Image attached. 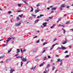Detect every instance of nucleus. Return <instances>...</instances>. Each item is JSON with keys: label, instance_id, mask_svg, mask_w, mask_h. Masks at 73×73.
<instances>
[{"label": "nucleus", "instance_id": "0e129e2a", "mask_svg": "<svg viewBox=\"0 0 73 73\" xmlns=\"http://www.w3.org/2000/svg\"><path fill=\"white\" fill-rule=\"evenodd\" d=\"M51 62H53V60H51Z\"/></svg>", "mask_w": 73, "mask_h": 73}, {"label": "nucleus", "instance_id": "0eeeda50", "mask_svg": "<svg viewBox=\"0 0 73 73\" xmlns=\"http://www.w3.org/2000/svg\"><path fill=\"white\" fill-rule=\"evenodd\" d=\"M61 48L63 50H65V49H66V47L63 46H62Z\"/></svg>", "mask_w": 73, "mask_h": 73}, {"label": "nucleus", "instance_id": "a18cd8bd", "mask_svg": "<svg viewBox=\"0 0 73 73\" xmlns=\"http://www.w3.org/2000/svg\"><path fill=\"white\" fill-rule=\"evenodd\" d=\"M69 55H66V56L65 57H69Z\"/></svg>", "mask_w": 73, "mask_h": 73}, {"label": "nucleus", "instance_id": "bf43d9fd", "mask_svg": "<svg viewBox=\"0 0 73 73\" xmlns=\"http://www.w3.org/2000/svg\"><path fill=\"white\" fill-rule=\"evenodd\" d=\"M56 40H57V39H56V38H55V39H54V41H56Z\"/></svg>", "mask_w": 73, "mask_h": 73}, {"label": "nucleus", "instance_id": "4468645a", "mask_svg": "<svg viewBox=\"0 0 73 73\" xmlns=\"http://www.w3.org/2000/svg\"><path fill=\"white\" fill-rule=\"evenodd\" d=\"M39 11H40V10H38L37 9H36V10L35 11V13H37V12H38Z\"/></svg>", "mask_w": 73, "mask_h": 73}, {"label": "nucleus", "instance_id": "393cba45", "mask_svg": "<svg viewBox=\"0 0 73 73\" xmlns=\"http://www.w3.org/2000/svg\"><path fill=\"white\" fill-rule=\"evenodd\" d=\"M20 51L21 52V53H23V48L20 49Z\"/></svg>", "mask_w": 73, "mask_h": 73}, {"label": "nucleus", "instance_id": "6ab92c4d", "mask_svg": "<svg viewBox=\"0 0 73 73\" xmlns=\"http://www.w3.org/2000/svg\"><path fill=\"white\" fill-rule=\"evenodd\" d=\"M48 67H50V64H48L46 66V68H48Z\"/></svg>", "mask_w": 73, "mask_h": 73}, {"label": "nucleus", "instance_id": "e2e57ef3", "mask_svg": "<svg viewBox=\"0 0 73 73\" xmlns=\"http://www.w3.org/2000/svg\"><path fill=\"white\" fill-rule=\"evenodd\" d=\"M22 1H23L24 3H25L26 2L25 1V0H22Z\"/></svg>", "mask_w": 73, "mask_h": 73}, {"label": "nucleus", "instance_id": "ea45409f", "mask_svg": "<svg viewBox=\"0 0 73 73\" xmlns=\"http://www.w3.org/2000/svg\"><path fill=\"white\" fill-rule=\"evenodd\" d=\"M26 49H24L23 50V52H26Z\"/></svg>", "mask_w": 73, "mask_h": 73}, {"label": "nucleus", "instance_id": "3c124183", "mask_svg": "<svg viewBox=\"0 0 73 73\" xmlns=\"http://www.w3.org/2000/svg\"><path fill=\"white\" fill-rule=\"evenodd\" d=\"M47 72L46 71V70L44 71V72L43 73H47Z\"/></svg>", "mask_w": 73, "mask_h": 73}, {"label": "nucleus", "instance_id": "20e7f679", "mask_svg": "<svg viewBox=\"0 0 73 73\" xmlns=\"http://www.w3.org/2000/svg\"><path fill=\"white\" fill-rule=\"evenodd\" d=\"M46 25H47V23L46 22L44 23H43V25L44 27H46Z\"/></svg>", "mask_w": 73, "mask_h": 73}, {"label": "nucleus", "instance_id": "37998d69", "mask_svg": "<svg viewBox=\"0 0 73 73\" xmlns=\"http://www.w3.org/2000/svg\"><path fill=\"white\" fill-rule=\"evenodd\" d=\"M9 40H7V42H6L7 44H8V42H9Z\"/></svg>", "mask_w": 73, "mask_h": 73}, {"label": "nucleus", "instance_id": "2f4dec72", "mask_svg": "<svg viewBox=\"0 0 73 73\" xmlns=\"http://www.w3.org/2000/svg\"><path fill=\"white\" fill-rule=\"evenodd\" d=\"M69 23H70V21H68L66 22V24H69Z\"/></svg>", "mask_w": 73, "mask_h": 73}, {"label": "nucleus", "instance_id": "cd10ccee", "mask_svg": "<svg viewBox=\"0 0 73 73\" xmlns=\"http://www.w3.org/2000/svg\"><path fill=\"white\" fill-rule=\"evenodd\" d=\"M16 12H22V11H21V10H19V11H17Z\"/></svg>", "mask_w": 73, "mask_h": 73}, {"label": "nucleus", "instance_id": "4be33fe9", "mask_svg": "<svg viewBox=\"0 0 73 73\" xmlns=\"http://www.w3.org/2000/svg\"><path fill=\"white\" fill-rule=\"evenodd\" d=\"M39 19H37L36 20V21H35V23H38V21H39Z\"/></svg>", "mask_w": 73, "mask_h": 73}, {"label": "nucleus", "instance_id": "680f3d73", "mask_svg": "<svg viewBox=\"0 0 73 73\" xmlns=\"http://www.w3.org/2000/svg\"><path fill=\"white\" fill-rule=\"evenodd\" d=\"M54 12V11L52 10L51 11V13H53Z\"/></svg>", "mask_w": 73, "mask_h": 73}, {"label": "nucleus", "instance_id": "f8f14e48", "mask_svg": "<svg viewBox=\"0 0 73 73\" xmlns=\"http://www.w3.org/2000/svg\"><path fill=\"white\" fill-rule=\"evenodd\" d=\"M62 29L64 31L63 33H64V34H65V32H66V31H65V30L63 28H62Z\"/></svg>", "mask_w": 73, "mask_h": 73}, {"label": "nucleus", "instance_id": "f704fd0d", "mask_svg": "<svg viewBox=\"0 0 73 73\" xmlns=\"http://www.w3.org/2000/svg\"><path fill=\"white\" fill-rule=\"evenodd\" d=\"M17 20H20V18H19V17L17 18Z\"/></svg>", "mask_w": 73, "mask_h": 73}, {"label": "nucleus", "instance_id": "a19ab883", "mask_svg": "<svg viewBox=\"0 0 73 73\" xmlns=\"http://www.w3.org/2000/svg\"><path fill=\"white\" fill-rule=\"evenodd\" d=\"M62 64V62L60 63V66H61Z\"/></svg>", "mask_w": 73, "mask_h": 73}, {"label": "nucleus", "instance_id": "dca6fc26", "mask_svg": "<svg viewBox=\"0 0 73 73\" xmlns=\"http://www.w3.org/2000/svg\"><path fill=\"white\" fill-rule=\"evenodd\" d=\"M46 58H47L45 56L43 58V60L44 61V60H46L47 59Z\"/></svg>", "mask_w": 73, "mask_h": 73}, {"label": "nucleus", "instance_id": "f3484780", "mask_svg": "<svg viewBox=\"0 0 73 73\" xmlns=\"http://www.w3.org/2000/svg\"><path fill=\"white\" fill-rule=\"evenodd\" d=\"M11 38L12 40H15V39H16V37H12Z\"/></svg>", "mask_w": 73, "mask_h": 73}, {"label": "nucleus", "instance_id": "f257e3e1", "mask_svg": "<svg viewBox=\"0 0 73 73\" xmlns=\"http://www.w3.org/2000/svg\"><path fill=\"white\" fill-rule=\"evenodd\" d=\"M21 59L22 61H23L24 62H26V61H27V58H24V57H23V56H22Z\"/></svg>", "mask_w": 73, "mask_h": 73}, {"label": "nucleus", "instance_id": "c756f323", "mask_svg": "<svg viewBox=\"0 0 73 73\" xmlns=\"http://www.w3.org/2000/svg\"><path fill=\"white\" fill-rule=\"evenodd\" d=\"M7 44H4V45L2 47H4L5 46H7Z\"/></svg>", "mask_w": 73, "mask_h": 73}, {"label": "nucleus", "instance_id": "8fccbe9b", "mask_svg": "<svg viewBox=\"0 0 73 73\" xmlns=\"http://www.w3.org/2000/svg\"><path fill=\"white\" fill-rule=\"evenodd\" d=\"M45 50H44V51L43 52H42V53H44L45 52Z\"/></svg>", "mask_w": 73, "mask_h": 73}, {"label": "nucleus", "instance_id": "864d4df0", "mask_svg": "<svg viewBox=\"0 0 73 73\" xmlns=\"http://www.w3.org/2000/svg\"><path fill=\"white\" fill-rule=\"evenodd\" d=\"M68 51H66L65 52H64V53H68Z\"/></svg>", "mask_w": 73, "mask_h": 73}, {"label": "nucleus", "instance_id": "5701e85b", "mask_svg": "<svg viewBox=\"0 0 73 73\" xmlns=\"http://www.w3.org/2000/svg\"><path fill=\"white\" fill-rule=\"evenodd\" d=\"M23 56H17L16 57V58H20L21 59V58H22Z\"/></svg>", "mask_w": 73, "mask_h": 73}, {"label": "nucleus", "instance_id": "052dcab7", "mask_svg": "<svg viewBox=\"0 0 73 73\" xmlns=\"http://www.w3.org/2000/svg\"><path fill=\"white\" fill-rule=\"evenodd\" d=\"M40 16H38L37 17V18H38V19H39L40 18Z\"/></svg>", "mask_w": 73, "mask_h": 73}, {"label": "nucleus", "instance_id": "09e8293b", "mask_svg": "<svg viewBox=\"0 0 73 73\" xmlns=\"http://www.w3.org/2000/svg\"><path fill=\"white\" fill-rule=\"evenodd\" d=\"M49 18L50 19H52V18H53V17H49Z\"/></svg>", "mask_w": 73, "mask_h": 73}, {"label": "nucleus", "instance_id": "b1692460", "mask_svg": "<svg viewBox=\"0 0 73 73\" xmlns=\"http://www.w3.org/2000/svg\"><path fill=\"white\" fill-rule=\"evenodd\" d=\"M23 16V14H21V15H19V17H20L21 18L22 17V16Z\"/></svg>", "mask_w": 73, "mask_h": 73}, {"label": "nucleus", "instance_id": "473e14b6", "mask_svg": "<svg viewBox=\"0 0 73 73\" xmlns=\"http://www.w3.org/2000/svg\"><path fill=\"white\" fill-rule=\"evenodd\" d=\"M52 70H54V69H56V68L55 67H54V66H53L52 67Z\"/></svg>", "mask_w": 73, "mask_h": 73}, {"label": "nucleus", "instance_id": "aec40b11", "mask_svg": "<svg viewBox=\"0 0 73 73\" xmlns=\"http://www.w3.org/2000/svg\"><path fill=\"white\" fill-rule=\"evenodd\" d=\"M23 61H21V66H23Z\"/></svg>", "mask_w": 73, "mask_h": 73}, {"label": "nucleus", "instance_id": "7ed1b4c3", "mask_svg": "<svg viewBox=\"0 0 73 73\" xmlns=\"http://www.w3.org/2000/svg\"><path fill=\"white\" fill-rule=\"evenodd\" d=\"M10 71L11 73H13V72H14V71H15V70L11 68Z\"/></svg>", "mask_w": 73, "mask_h": 73}, {"label": "nucleus", "instance_id": "72a5a7b5", "mask_svg": "<svg viewBox=\"0 0 73 73\" xmlns=\"http://www.w3.org/2000/svg\"><path fill=\"white\" fill-rule=\"evenodd\" d=\"M25 23H26V24H27V23H29V22H28L27 21H25Z\"/></svg>", "mask_w": 73, "mask_h": 73}, {"label": "nucleus", "instance_id": "338daca9", "mask_svg": "<svg viewBox=\"0 0 73 73\" xmlns=\"http://www.w3.org/2000/svg\"><path fill=\"white\" fill-rule=\"evenodd\" d=\"M61 18H59V19H58V21H60V20H61Z\"/></svg>", "mask_w": 73, "mask_h": 73}, {"label": "nucleus", "instance_id": "9b49d317", "mask_svg": "<svg viewBox=\"0 0 73 73\" xmlns=\"http://www.w3.org/2000/svg\"><path fill=\"white\" fill-rule=\"evenodd\" d=\"M30 8L31 9V10L30 11V12H33V7H30Z\"/></svg>", "mask_w": 73, "mask_h": 73}, {"label": "nucleus", "instance_id": "13d9d810", "mask_svg": "<svg viewBox=\"0 0 73 73\" xmlns=\"http://www.w3.org/2000/svg\"><path fill=\"white\" fill-rule=\"evenodd\" d=\"M25 3V4H27V5H28V3H27V2L26 1Z\"/></svg>", "mask_w": 73, "mask_h": 73}, {"label": "nucleus", "instance_id": "c85d7f7f", "mask_svg": "<svg viewBox=\"0 0 73 73\" xmlns=\"http://www.w3.org/2000/svg\"><path fill=\"white\" fill-rule=\"evenodd\" d=\"M66 43V41H65L63 43H62V44H65Z\"/></svg>", "mask_w": 73, "mask_h": 73}, {"label": "nucleus", "instance_id": "603ef678", "mask_svg": "<svg viewBox=\"0 0 73 73\" xmlns=\"http://www.w3.org/2000/svg\"><path fill=\"white\" fill-rule=\"evenodd\" d=\"M55 45H56V44H53L52 45V48H53L54 47V46H55Z\"/></svg>", "mask_w": 73, "mask_h": 73}, {"label": "nucleus", "instance_id": "5fc2aeb1", "mask_svg": "<svg viewBox=\"0 0 73 73\" xmlns=\"http://www.w3.org/2000/svg\"><path fill=\"white\" fill-rule=\"evenodd\" d=\"M53 47L51 48H50V50H52V49H53Z\"/></svg>", "mask_w": 73, "mask_h": 73}, {"label": "nucleus", "instance_id": "e433bc0d", "mask_svg": "<svg viewBox=\"0 0 73 73\" xmlns=\"http://www.w3.org/2000/svg\"><path fill=\"white\" fill-rule=\"evenodd\" d=\"M42 16H44V15H40V17H42Z\"/></svg>", "mask_w": 73, "mask_h": 73}, {"label": "nucleus", "instance_id": "58836bf2", "mask_svg": "<svg viewBox=\"0 0 73 73\" xmlns=\"http://www.w3.org/2000/svg\"><path fill=\"white\" fill-rule=\"evenodd\" d=\"M47 44V43H46V42H44V43H43V45H45V44Z\"/></svg>", "mask_w": 73, "mask_h": 73}, {"label": "nucleus", "instance_id": "a211bd4d", "mask_svg": "<svg viewBox=\"0 0 73 73\" xmlns=\"http://www.w3.org/2000/svg\"><path fill=\"white\" fill-rule=\"evenodd\" d=\"M36 66H35L33 68V70L34 71H35V69H36Z\"/></svg>", "mask_w": 73, "mask_h": 73}, {"label": "nucleus", "instance_id": "7c9ffc66", "mask_svg": "<svg viewBox=\"0 0 73 73\" xmlns=\"http://www.w3.org/2000/svg\"><path fill=\"white\" fill-rule=\"evenodd\" d=\"M37 43H39L40 42V40H38L36 42Z\"/></svg>", "mask_w": 73, "mask_h": 73}, {"label": "nucleus", "instance_id": "412c9836", "mask_svg": "<svg viewBox=\"0 0 73 73\" xmlns=\"http://www.w3.org/2000/svg\"><path fill=\"white\" fill-rule=\"evenodd\" d=\"M23 61H21V66H23Z\"/></svg>", "mask_w": 73, "mask_h": 73}, {"label": "nucleus", "instance_id": "4c0bfd02", "mask_svg": "<svg viewBox=\"0 0 73 73\" xmlns=\"http://www.w3.org/2000/svg\"><path fill=\"white\" fill-rule=\"evenodd\" d=\"M4 57V56H0V58L1 59V58H3Z\"/></svg>", "mask_w": 73, "mask_h": 73}, {"label": "nucleus", "instance_id": "1a4fd4ad", "mask_svg": "<svg viewBox=\"0 0 73 73\" xmlns=\"http://www.w3.org/2000/svg\"><path fill=\"white\" fill-rule=\"evenodd\" d=\"M58 61H60V62H62V60L60 59V58L58 59V60L56 61L57 62H58Z\"/></svg>", "mask_w": 73, "mask_h": 73}, {"label": "nucleus", "instance_id": "c9c22d12", "mask_svg": "<svg viewBox=\"0 0 73 73\" xmlns=\"http://www.w3.org/2000/svg\"><path fill=\"white\" fill-rule=\"evenodd\" d=\"M31 62V61H30V60L28 61L27 62V64H28V63H29V62Z\"/></svg>", "mask_w": 73, "mask_h": 73}, {"label": "nucleus", "instance_id": "c03bdc74", "mask_svg": "<svg viewBox=\"0 0 73 73\" xmlns=\"http://www.w3.org/2000/svg\"><path fill=\"white\" fill-rule=\"evenodd\" d=\"M62 7H61L60 8V9L61 10V11H62Z\"/></svg>", "mask_w": 73, "mask_h": 73}, {"label": "nucleus", "instance_id": "774afa93", "mask_svg": "<svg viewBox=\"0 0 73 73\" xmlns=\"http://www.w3.org/2000/svg\"><path fill=\"white\" fill-rule=\"evenodd\" d=\"M3 61H1L0 62V63H3Z\"/></svg>", "mask_w": 73, "mask_h": 73}, {"label": "nucleus", "instance_id": "69168bd1", "mask_svg": "<svg viewBox=\"0 0 73 73\" xmlns=\"http://www.w3.org/2000/svg\"><path fill=\"white\" fill-rule=\"evenodd\" d=\"M37 36H35V37H34V38H37Z\"/></svg>", "mask_w": 73, "mask_h": 73}, {"label": "nucleus", "instance_id": "4d7b16f0", "mask_svg": "<svg viewBox=\"0 0 73 73\" xmlns=\"http://www.w3.org/2000/svg\"><path fill=\"white\" fill-rule=\"evenodd\" d=\"M53 26H52L50 27V28H53Z\"/></svg>", "mask_w": 73, "mask_h": 73}, {"label": "nucleus", "instance_id": "6e6d98bb", "mask_svg": "<svg viewBox=\"0 0 73 73\" xmlns=\"http://www.w3.org/2000/svg\"><path fill=\"white\" fill-rule=\"evenodd\" d=\"M18 5L19 7H21V5L20 4H18Z\"/></svg>", "mask_w": 73, "mask_h": 73}, {"label": "nucleus", "instance_id": "79ce46f5", "mask_svg": "<svg viewBox=\"0 0 73 73\" xmlns=\"http://www.w3.org/2000/svg\"><path fill=\"white\" fill-rule=\"evenodd\" d=\"M8 13L9 14H10V13H11V11H9L8 12Z\"/></svg>", "mask_w": 73, "mask_h": 73}, {"label": "nucleus", "instance_id": "2eb2a0df", "mask_svg": "<svg viewBox=\"0 0 73 73\" xmlns=\"http://www.w3.org/2000/svg\"><path fill=\"white\" fill-rule=\"evenodd\" d=\"M57 9V8L56 7H53L52 8V10H56Z\"/></svg>", "mask_w": 73, "mask_h": 73}, {"label": "nucleus", "instance_id": "de8ad7c7", "mask_svg": "<svg viewBox=\"0 0 73 73\" xmlns=\"http://www.w3.org/2000/svg\"><path fill=\"white\" fill-rule=\"evenodd\" d=\"M32 16H34V17H36V16L32 14Z\"/></svg>", "mask_w": 73, "mask_h": 73}, {"label": "nucleus", "instance_id": "39448f33", "mask_svg": "<svg viewBox=\"0 0 73 73\" xmlns=\"http://www.w3.org/2000/svg\"><path fill=\"white\" fill-rule=\"evenodd\" d=\"M61 7L62 8H65V5L64 4H63L62 5H61Z\"/></svg>", "mask_w": 73, "mask_h": 73}, {"label": "nucleus", "instance_id": "a878e982", "mask_svg": "<svg viewBox=\"0 0 73 73\" xmlns=\"http://www.w3.org/2000/svg\"><path fill=\"white\" fill-rule=\"evenodd\" d=\"M49 69L48 68H47L46 67V69L45 71H46V72H48V71Z\"/></svg>", "mask_w": 73, "mask_h": 73}, {"label": "nucleus", "instance_id": "bb28decb", "mask_svg": "<svg viewBox=\"0 0 73 73\" xmlns=\"http://www.w3.org/2000/svg\"><path fill=\"white\" fill-rule=\"evenodd\" d=\"M40 5V3H39L38 4H37V5H36V7H38L39 6V5Z\"/></svg>", "mask_w": 73, "mask_h": 73}, {"label": "nucleus", "instance_id": "9d476101", "mask_svg": "<svg viewBox=\"0 0 73 73\" xmlns=\"http://www.w3.org/2000/svg\"><path fill=\"white\" fill-rule=\"evenodd\" d=\"M12 48L10 49L9 50H8V53H9L10 52H11V50H12Z\"/></svg>", "mask_w": 73, "mask_h": 73}, {"label": "nucleus", "instance_id": "6e6552de", "mask_svg": "<svg viewBox=\"0 0 73 73\" xmlns=\"http://www.w3.org/2000/svg\"><path fill=\"white\" fill-rule=\"evenodd\" d=\"M44 64V62H43V63H41L39 66L40 67H41V66H42Z\"/></svg>", "mask_w": 73, "mask_h": 73}, {"label": "nucleus", "instance_id": "ddd939ff", "mask_svg": "<svg viewBox=\"0 0 73 73\" xmlns=\"http://www.w3.org/2000/svg\"><path fill=\"white\" fill-rule=\"evenodd\" d=\"M10 59H6V61L7 62H9V61H10Z\"/></svg>", "mask_w": 73, "mask_h": 73}, {"label": "nucleus", "instance_id": "423d86ee", "mask_svg": "<svg viewBox=\"0 0 73 73\" xmlns=\"http://www.w3.org/2000/svg\"><path fill=\"white\" fill-rule=\"evenodd\" d=\"M16 53H20V49H17V50Z\"/></svg>", "mask_w": 73, "mask_h": 73}, {"label": "nucleus", "instance_id": "49530a36", "mask_svg": "<svg viewBox=\"0 0 73 73\" xmlns=\"http://www.w3.org/2000/svg\"><path fill=\"white\" fill-rule=\"evenodd\" d=\"M66 8H70V6H68L66 7Z\"/></svg>", "mask_w": 73, "mask_h": 73}, {"label": "nucleus", "instance_id": "f03ea898", "mask_svg": "<svg viewBox=\"0 0 73 73\" xmlns=\"http://www.w3.org/2000/svg\"><path fill=\"white\" fill-rule=\"evenodd\" d=\"M21 23H15V27H18V26H20L21 25Z\"/></svg>", "mask_w": 73, "mask_h": 73}]
</instances>
